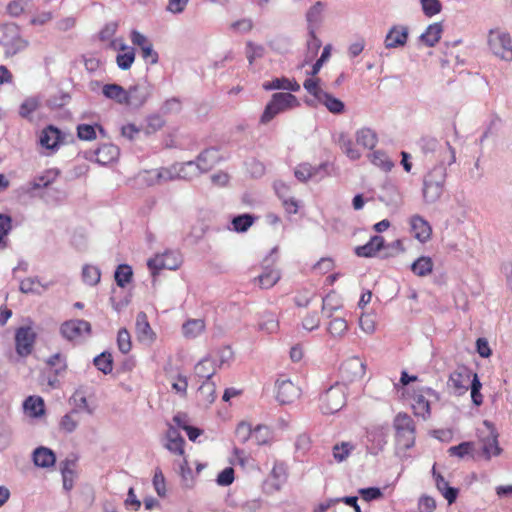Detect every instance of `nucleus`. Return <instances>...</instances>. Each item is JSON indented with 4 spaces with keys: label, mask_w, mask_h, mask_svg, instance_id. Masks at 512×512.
I'll list each match as a JSON object with an SVG mask.
<instances>
[{
    "label": "nucleus",
    "mask_w": 512,
    "mask_h": 512,
    "mask_svg": "<svg viewBox=\"0 0 512 512\" xmlns=\"http://www.w3.org/2000/svg\"><path fill=\"white\" fill-rule=\"evenodd\" d=\"M418 146L428 161L448 165H452L456 161V151L448 141H439L435 137L424 136L419 140Z\"/></svg>",
    "instance_id": "obj_1"
},
{
    "label": "nucleus",
    "mask_w": 512,
    "mask_h": 512,
    "mask_svg": "<svg viewBox=\"0 0 512 512\" xmlns=\"http://www.w3.org/2000/svg\"><path fill=\"white\" fill-rule=\"evenodd\" d=\"M300 106L296 96L289 92H276L272 94L260 117L261 124H268L277 115Z\"/></svg>",
    "instance_id": "obj_2"
},
{
    "label": "nucleus",
    "mask_w": 512,
    "mask_h": 512,
    "mask_svg": "<svg viewBox=\"0 0 512 512\" xmlns=\"http://www.w3.org/2000/svg\"><path fill=\"white\" fill-rule=\"evenodd\" d=\"M347 387L344 383L336 382L320 397V409L324 414L340 411L346 404Z\"/></svg>",
    "instance_id": "obj_3"
},
{
    "label": "nucleus",
    "mask_w": 512,
    "mask_h": 512,
    "mask_svg": "<svg viewBox=\"0 0 512 512\" xmlns=\"http://www.w3.org/2000/svg\"><path fill=\"white\" fill-rule=\"evenodd\" d=\"M397 445L402 449H409L415 443V424L406 413H398L393 422Z\"/></svg>",
    "instance_id": "obj_4"
},
{
    "label": "nucleus",
    "mask_w": 512,
    "mask_h": 512,
    "mask_svg": "<svg viewBox=\"0 0 512 512\" xmlns=\"http://www.w3.org/2000/svg\"><path fill=\"white\" fill-rule=\"evenodd\" d=\"M66 359L62 354H52L44 364L41 371V381L50 388H56L59 385V377L66 371Z\"/></svg>",
    "instance_id": "obj_5"
},
{
    "label": "nucleus",
    "mask_w": 512,
    "mask_h": 512,
    "mask_svg": "<svg viewBox=\"0 0 512 512\" xmlns=\"http://www.w3.org/2000/svg\"><path fill=\"white\" fill-rule=\"evenodd\" d=\"M0 45L5 47L7 56H13L23 50L27 43L20 37L18 26L7 23L0 25Z\"/></svg>",
    "instance_id": "obj_6"
},
{
    "label": "nucleus",
    "mask_w": 512,
    "mask_h": 512,
    "mask_svg": "<svg viewBox=\"0 0 512 512\" xmlns=\"http://www.w3.org/2000/svg\"><path fill=\"white\" fill-rule=\"evenodd\" d=\"M488 44L494 55L505 61H512V44L510 35L499 29H491Z\"/></svg>",
    "instance_id": "obj_7"
},
{
    "label": "nucleus",
    "mask_w": 512,
    "mask_h": 512,
    "mask_svg": "<svg viewBox=\"0 0 512 512\" xmlns=\"http://www.w3.org/2000/svg\"><path fill=\"white\" fill-rule=\"evenodd\" d=\"M365 368L364 361L358 355L348 357L339 368V382L347 387V384L361 380L365 375Z\"/></svg>",
    "instance_id": "obj_8"
},
{
    "label": "nucleus",
    "mask_w": 512,
    "mask_h": 512,
    "mask_svg": "<svg viewBox=\"0 0 512 512\" xmlns=\"http://www.w3.org/2000/svg\"><path fill=\"white\" fill-rule=\"evenodd\" d=\"M221 159L219 150L216 147H210L202 151L195 161H187V165L192 167L195 173H205L218 164Z\"/></svg>",
    "instance_id": "obj_9"
},
{
    "label": "nucleus",
    "mask_w": 512,
    "mask_h": 512,
    "mask_svg": "<svg viewBox=\"0 0 512 512\" xmlns=\"http://www.w3.org/2000/svg\"><path fill=\"white\" fill-rule=\"evenodd\" d=\"M276 399L280 404H291L299 399L301 389L290 379L282 376L275 383Z\"/></svg>",
    "instance_id": "obj_10"
},
{
    "label": "nucleus",
    "mask_w": 512,
    "mask_h": 512,
    "mask_svg": "<svg viewBox=\"0 0 512 512\" xmlns=\"http://www.w3.org/2000/svg\"><path fill=\"white\" fill-rule=\"evenodd\" d=\"M152 95V85L148 82L137 83L126 90L125 105L134 109L141 108Z\"/></svg>",
    "instance_id": "obj_11"
},
{
    "label": "nucleus",
    "mask_w": 512,
    "mask_h": 512,
    "mask_svg": "<svg viewBox=\"0 0 512 512\" xmlns=\"http://www.w3.org/2000/svg\"><path fill=\"white\" fill-rule=\"evenodd\" d=\"M484 424L487 427V435H480V442L484 458L490 460L492 457L499 456L502 453V448L499 446L496 430L487 421Z\"/></svg>",
    "instance_id": "obj_12"
},
{
    "label": "nucleus",
    "mask_w": 512,
    "mask_h": 512,
    "mask_svg": "<svg viewBox=\"0 0 512 512\" xmlns=\"http://www.w3.org/2000/svg\"><path fill=\"white\" fill-rule=\"evenodd\" d=\"M180 264L181 257L174 251H166L162 255H156V257L149 259L147 262L153 274L162 269L176 270Z\"/></svg>",
    "instance_id": "obj_13"
},
{
    "label": "nucleus",
    "mask_w": 512,
    "mask_h": 512,
    "mask_svg": "<svg viewBox=\"0 0 512 512\" xmlns=\"http://www.w3.org/2000/svg\"><path fill=\"white\" fill-rule=\"evenodd\" d=\"M91 325L85 320H70L64 322L60 327V332L64 338L70 341H77L85 333H89Z\"/></svg>",
    "instance_id": "obj_14"
},
{
    "label": "nucleus",
    "mask_w": 512,
    "mask_h": 512,
    "mask_svg": "<svg viewBox=\"0 0 512 512\" xmlns=\"http://www.w3.org/2000/svg\"><path fill=\"white\" fill-rule=\"evenodd\" d=\"M221 363H223V360L219 357V354H208L195 365V374L200 378H205V380H211Z\"/></svg>",
    "instance_id": "obj_15"
},
{
    "label": "nucleus",
    "mask_w": 512,
    "mask_h": 512,
    "mask_svg": "<svg viewBox=\"0 0 512 512\" xmlns=\"http://www.w3.org/2000/svg\"><path fill=\"white\" fill-rule=\"evenodd\" d=\"M120 150L119 148L111 143L102 144L96 150L92 152H86V159L92 160V157L95 156V160L97 163L101 165H107L117 160L119 157Z\"/></svg>",
    "instance_id": "obj_16"
},
{
    "label": "nucleus",
    "mask_w": 512,
    "mask_h": 512,
    "mask_svg": "<svg viewBox=\"0 0 512 512\" xmlns=\"http://www.w3.org/2000/svg\"><path fill=\"white\" fill-rule=\"evenodd\" d=\"M408 36V27L394 25L386 34L384 45L387 49L403 47L407 43Z\"/></svg>",
    "instance_id": "obj_17"
},
{
    "label": "nucleus",
    "mask_w": 512,
    "mask_h": 512,
    "mask_svg": "<svg viewBox=\"0 0 512 512\" xmlns=\"http://www.w3.org/2000/svg\"><path fill=\"white\" fill-rule=\"evenodd\" d=\"M63 141L62 132L55 126L49 125L44 128L39 136V143L42 147L55 151Z\"/></svg>",
    "instance_id": "obj_18"
},
{
    "label": "nucleus",
    "mask_w": 512,
    "mask_h": 512,
    "mask_svg": "<svg viewBox=\"0 0 512 512\" xmlns=\"http://www.w3.org/2000/svg\"><path fill=\"white\" fill-rule=\"evenodd\" d=\"M474 374L468 369L454 371L449 377V386L458 393L466 392L471 385Z\"/></svg>",
    "instance_id": "obj_19"
},
{
    "label": "nucleus",
    "mask_w": 512,
    "mask_h": 512,
    "mask_svg": "<svg viewBox=\"0 0 512 512\" xmlns=\"http://www.w3.org/2000/svg\"><path fill=\"white\" fill-rule=\"evenodd\" d=\"M411 233L421 243L427 242L432 234V229L428 221L419 215H414L410 219Z\"/></svg>",
    "instance_id": "obj_20"
},
{
    "label": "nucleus",
    "mask_w": 512,
    "mask_h": 512,
    "mask_svg": "<svg viewBox=\"0 0 512 512\" xmlns=\"http://www.w3.org/2000/svg\"><path fill=\"white\" fill-rule=\"evenodd\" d=\"M35 339L36 334L31 327L23 326L18 328L15 334L16 352H21L22 349L26 352H31Z\"/></svg>",
    "instance_id": "obj_21"
},
{
    "label": "nucleus",
    "mask_w": 512,
    "mask_h": 512,
    "mask_svg": "<svg viewBox=\"0 0 512 512\" xmlns=\"http://www.w3.org/2000/svg\"><path fill=\"white\" fill-rule=\"evenodd\" d=\"M385 247L384 238L382 236L375 235L372 236L366 244L357 246L355 248V254L359 257L365 258L374 257L377 252L381 251Z\"/></svg>",
    "instance_id": "obj_22"
},
{
    "label": "nucleus",
    "mask_w": 512,
    "mask_h": 512,
    "mask_svg": "<svg viewBox=\"0 0 512 512\" xmlns=\"http://www.w3.org/2000/svg\"><path fill=\"white\" fill-rule=\"evenodd\" d=\"M197 403L200 406L208 407L216 399V386L211 380H204L196 392Z\"/></svg>",
    "instance_id": "obj_23"
},
{
    "label": "nucleus",
    "mask_w": 512,
    "mask_h": 512,
    "mask_svg": "<svg viewBox=\"0 0 512 512\" xmlns=\"http://www.w3.org/2000/svg\"><path fill=\"white\" fill-rule=\"evenodd\" d=\"M334 141L349 159L358 160L361 157V153L353 146V141L347 133L341 132L335 135Z\"/></svg>",
    "instance_id": "obj_24"
},
{
    "label": "nucleus",
    "mask_w": 512,
    "mask_h": 512,
    "mask_svg": "<svg viewBox=\"0 0 512 512\" xmlns=\"http://www.w3.org/2000/svg\"><path fill=\"white\" fill-rule=\"evenodd\" d=\"M136 335L141 342H151L153 340L154 332L152 331L144 312H139L136 317L135 323Z\"/></svg>",
    "instance_id": "obj_25"
},
{
    "label": "nucleus",
    "mask_w": 512,
    "mask_h": 512,
    "mask_svg": "<svg viewBox=\"0 0 512 512\" xmlns=\"http://www.w3.org/2000/svg\"><path fill=\"white\" fill-rule=\"evenodd\" d=\"M77 459H66L61 463V474L63 479V487L70 491L74 486L76 477Z\"/></svg>",
    "instance_id": "obj_26"
},
{
    "label": "nucleus",
    "mask_w": 512,
    "mask_h": 512,
    "mask_svg": "<svg viewBox=\"0 0 512 512\" xmlns=\"http://www.w3.org/2000/svg\"><path fill=\"white\" fill-rule=\"evenodd\" d=\"M263 89L266 91L286 90L297 92L300 90V85L295 80H290L286 77H281L275 78L272 81L264 82Z\"/></svg>",
    "instance_id": "obj_27"
},
{
    "label": "nucleus",
    "mask_w": 512,
    "mask_h": 512,
    "mask_svg": "<svg viewBox=\"0 0 512 512\" xmlns=\"http://www.w3.org/2000/svg\"><path fill=\"white\" fill-rule=\"evenodd\" d=\"M185 440L180 435V433L174 429L170 428L167 432V443L165 447L171 452L179 456H183L185 453L184 450Z\"/></svg>",
    "instance_id": "obj_28"
},
{
    "label": "nucleus",
    "mask_w": 512,
    "mask_h": 512,
    "mask_svg": "<svg viewBox=\"0 0 512 512\" xmlns=\"http://www.w3.org/2000/svg\"><path fill=\"white\" fill-rule=\"evenodd\" d=\"M33 461L38 467L48 468L55 464L56 456L51 449L39 447L33 453Z\"/></svg>",
    "instance_id": "obj_29"
},
{
    "label": "nucleus",
    "mask_w": 512,
    "mask_h": 512,
    "mask_svg": "<svg viewBox=\"0 0 512 512\" xmlns=\"http://www.w3.org/2000/svg\"><path fill=\"white\" fill-rule=\"evenodd\" d=\"M448 164H435L424 176L423 181L445 187Z\"/></svg>",
    "instance_id": "obj_30"
},
{
    "label": "nucleus",
    "mask_w": 512,
    "mask_h": 512,
    "mask_svg": "<svg viewBox=\"0 0 512 512\" xmlns=\"http://www.w3.org/2000/svg\"><path fill=\"white\" fill-rule=\"evenodd\" d=\"M444 186L423 181L422 197L425 204H434L444 193Z\"/></svg>",
    "instance_id": "obj_31"
},
{
    "label": "nucleus",
    "mask_w": 512,
    "mask_h": 512,
    "mask_svg": "<svg viewBox=\"0 0 512 512\" xmlns=\"http://www.w3.org/2000/svg\"><path fill=\"white\" fill-rule=\"evenodd\" d=\"M355 136L357 143L365 149L372 150L378 142L377 133L371 128L363 127L356 131Z\"/></svg>",
    "instance_id": "obj_32"
},
{
    "label": "nucleus",
    "mask_w": 512,
    "mask_h": 512,
    "mask_svg": "<svg viewBox=\"0 0 512 512\" xmlns=\"http://www.w3.org/2000/svg\"><path fill=\"white\" fill-rule=\"evenodd\" d=\"M325 8V4L321 1H317L313 6L309 8L306 13L307 28L316 30L322 22V14Z\"/></svg>",
    "instance_id": "obj_33"
},
{
    "label": "nucleus",
    "mask_w": 512,
    "mask_h": 512,
    "mask_svg": "<svg viewBox=\"0 0 512 512\" xmlns=\"http://www.w3.org/2000/svg\"><path fill=\"white\" fill-rule=\"evenodd\" d=\"M103 95L118 104L125 105L127 102L126 90L119 84H106L102 88Z\"/></svg>",
    "instance_id": "obj_34"
},
{
    "label": "nucleus",
    "mask_w": 512,
    "mask_h": 512,
    "mask_svg": "<svg viewBox=\"0 0 512 512\" xmlns=\"http://www.w3.org/2000/svg\"><path fill=\"white\" fill-rule=\"evenodd\" d=\"M442 25L440 23H433L429 25L425 32L420 35V41L428 47H434L441 38Z\"/></svg>",
    "instance_id": "obj_35"
},
{
    "label": "nucleus",
    "mask_w": 512,
    "mask_h": 512,
    "mask_svg": "<svg viewBox=\"0 0 512 512\" xmlns=\"http://www.w3.org/2000/svg\"><path fill=\"white\" fill-rule=\"evenodd\" d=\"M343 304L341 299L337 294L331 292L327 294L322 301V313L328 317L332 318L334 312L342 309Z\"/></svg>",
    "instance_id": "obj_36"
},
{
    "label": "nucleus",
    "mask_w": 512,
    "mask_h": 512,
    "mask_svg": "<svg viewBox=\"0 0 512 512\" xmlns=\"http://www.w3.org/2000/svg\"><path fill=\"white\" fill-rule=\"evenodd\" d=\"M317 102L323 104L327 110L333 114H341L345 109V105L340 99L334 97L332 94L326 91L322 94Z\"/></svg>",
    "instance_id": "obj_37"
},
{
    "label": "nucleus",
    "mask_w": 512,
    "mask_h": 512,
    "mask_svg": "<svg viewBox=\"0 0 512 512\" xmlns=\"http://www.w3.org/2000/svg\"><path fill=\"white\" fill-rule=\"evenodd\" d=\"M433 266L430 257L421 256L411 264V271L419 277H425L433 271Z\"/></svg>",
    "instance_id": "obj_38"
},
{
    "label": "nucleus",
    "mask_w": 512,
    "mask_h": 512,
    "mask_svg": "<svg viewBox=\"0 0 512 512\" xmlns=\"http://www.w3.org/2000/svg\"><path fill=\"white\" fill-rule=\"evenodd\" d=\"M25 411L32 417H38L44 414V401L39 396H29L24 401Z\"/></svg>",
    "instance_id": "obj_39"
},
{
    "label": "nucleus",
    "mask_w": 512,
    "mask_h": 512,
    "mask_svg": "<svg viewBox=\"0 0 512 512\" xmlns=\"http://www.w3.org/2000/svg\"><path fill=\"white\" fill-rule=\"evenodd\" d=\"M205 329V322L202 319H190L182 326L183 335L186 338H196Z\"/></svg>",
    "instance_id": "obj_40"
},
{
    "label": "nucleus",
    "mask_w": 512,
    "mask_h": 512,
    "mask_svg": "<svg viewBox=\"0 0 512 512\" xmlns=\"http://www.w3.org/2000/svg\"><path fill=\"white\" fill-rule=\"evenodd\" d=\"M259 329L267 333H274L279 328V321L275 313L263 312L258 323Z\"/></svg>",
    "instance_id": "obj_41"
},
{
    "label": "nucleus",
    "mask_w": 512,
    "mask_h": 512,
    "mask_svg": "<svg viewBox=\"0 0 512 512\" xmlns=\"http://www.w3.org/2000/svg\"><path fill=\"white\" fill-rule=\"evenodd\" d=\"M412 401V407L416 415L423 418L430 415V403L422 393H414Z\"/></svg>",
    "instance_id": "obj_42"
},
{
    "label": "nucleus",
    "mask_w": 512,
    "mask_h": 512,
    "mask_svg": "<svg viewBox=\"0 0 512 512\" xmlns=\"http://www.w3.org/2000/svg\"><path fill=\"white\" fill-rule=\"evenodd\" d=\"M280 279V273L270 268L268 264L265 266L264 271L258 276L259 284L262 288L268 289L274 286Z\"/></svg>",
    "instance_id": "obj_43"
},
{
    "label": "nucleus",
    "mask_w": 512,
    "mask_h": 512,
    "mask_svg": "<svg viewBox=\"0 0 512 512\" xmlns=\"http://www.w3.org/2000/svg\"><path fill=\"white\" fill-rule=\"evenodd\" d=\"M120 50H127V51L125 53H120L116 56L117 66L121 70H128L132 66V64L135 60L134 49L130 48L127 45L122 43L120 45Z\"/></svg>",
    "instance_id": "obj_44"
},
{
    "label": "nucleus",
    "mask_w": 512,
    "mask_h": 512,
    "mask_svg": "<svg viewBox=\"0 0 512 512\" xmlns=\"http://www.w3.org/2000/svg\"><path fill=\"white\" fill-rule=\"evenodd\" d=\"M132 277L133 271L131 266H129L128 264H120L117 266L114 273V278L116 284L119 287L124 288L128 283L131 282Z\"/></svg>",
    "instance_id": "obj_45"
},
{
    "label": "nucleus",
    "mask_w": 512,
    "mask_h": 512,
    "mask_svg": "<svg viewBox=\"0 0 512 512\" xmlns=\"http://www.w3.org/2000/svg\"><path fill=\"white\" fill-rule=\"evenodd\" d=\"M58 171L49 169L46 170L43 174L36 176L32 183V189L37 190L43 187L49 186L51 183H53L56 178L58 177Z\"/></svg>",
    "instance_id": "obj_46"
},
{
    "label": "nucleus",
    "mask_w": 512,
    "mask_h": 512,
    "mask_svg": "<svg viewBox=\"0 0 512 512\" xmlns=\"http://www.w3.org/2000/svg\"><path fill=\"white\" fill-rule=\"evenodd\" d=\"M255 217L251 214H241L232 219L233 230L238 233L246 232L254 223Z\"/></svg>",
    "instance_id": "obj_47"
},
{
    "label": "nucleus",
    "mask_w": 512,
    "mask_h": 512,
    "mask_svg": "<svg viewBox=\"0 0 512 512\" xmlns=\"http://www.w3.org/2000/svg\"><path fill=\"white\" fill-rule=\"evenodd\" d=\"M82 278L86 284L95 286L100 282L101 271L97 266L84 265L82 269Z\"/></svg>",
    "instance_id": "obj_48"
},
{
    "label": "nucleus",
    "mask_w": 512,
    "mask_h": 512,
    "mask_svg": "<svg viewBox=\"0 0 512 512\" xmlns=\"http://www.w3.org/2000/svg\"><path fill=\"white\" fill-rule=\"evenodd\" d=\"M371 162L385 172L390 171L394 166L387 154L381 150H376L371 154Z\"/></svg>",
    "instance_id": "obj_49"
},
{
    "label": "nucleus",
    "mask_w": 512,
    "mask_h": 512,
    "mask_svg": "<svg viewBox=\"0 0 512 512\" xmlns=\"http://www.w3.org/2000/svg\"><path fill=\"white\" fill-rule=\"evenodd\" d=\"M348 329L347 321L343 317H334L328 325V332L334 337L343 336Z\"/></svg>",
    "instance_id": "obj_50"
},
{
    "label": "nucleus",
    "mask_w": 512,
    "mask_h": 512,
    "mask_svg": "<svg viewBox=\"0 0 512 512\" xmlns=\"http://www.w3.org/2000/svg\"><path fill=\"white\" fill-rule=\"evenodd\" d=\"M474 451V443L473 442H462L459 445L451 446L448 449V454L450 456H454L457 458H464L466 456L472 455Z\"/></svg>",
    "instance_id": "obj_51"
},
{
    "label": "nucleus",
    "mask_w": 512,
    "mask_h": 512,
    "mask_svg": "<svg viewBox=\"0 0 512 512\" xmlns=\"http://www.w3.org/2000/svg\"><path fill=\"white\" fill-rule=\"evenodd\" d=\"M94 365L104 374L110 373L113 369L112 354H98L94 360Z\"/></svg>",
    "instance_id": "obj_52"
},
{
    "label": "nucleus",
    "mask_w": 512,
    "mask_h": 512,
    "mask_svg": "<svg viewBox=\"0 0 512 512\" xmlns=\"http://www.w3.org/2000/svg\"><path fill=\"white\" fill-rule=\"evenodd\" d=\"M270 431L267 426L257 425L251 436V439L256 443V445H265L269 442Z\"/></svg>",
    "instance_id": "obj_53"
},
{
    "label": "nucleus",
    "mask_w": 512,
    "mask_h": 512,
    "mask_svg": "<svg viewBox=\"0 0 512 512\" xmlns=\"http://www.w3.org/2000/svg\"><path fill=\"white\" fill-rule=\"evenodd\" d=\"M78 422L77 412L72 411L62 417L60 421V428L64 432L71 433L77 428Z\"/></svg>",
    "instance_id": "obj_54"
},
{
    "label": "nucleus",
    "mask_w": 512,
    "mask_h": 512,
    "mask_svg": "<svg viewBox=\"0 0 512 512\" xmlns=\"http://www.w3.org/2000/svg\"><path fill=\"white\" fill-rule=\"evenodd\" d=\"M77 136L80 140L84 141L95 140L97 137L96 126L90 124H79L77 126Z\"/></svg>",
    "instance_id": "obj_55"
},
{
    "label": "nucleus",
    "mask_w": 512,
    "mask_h": 512,
    "mask_svg": "<svg viewBox=\"0 0 512 512\" xmlns=\"http://www.w3.org/2000/svg\"><path fill=\"white\" fill-rule=\"evenodd\" d=\"M353 449L354 446L350 442H342L341 444H336L333 447V456L338 462H341L350 455Z\"/></svg>",
    "instance_id": "obj_56"
},
{
    "label": "nucleus",
    "mask_w": 512,
    "mask_h": 512,
    "mask_svg": "<svg viewBox=\"0 0 512 512\" xmlns=\"http://www.w3.org/2000/svg\"><path fill=\"white\" fill-rule=\"evenodd\" d=\"M307 50L310 58L315 57L322 45L321 40L316 36V30H308Z\"/></svg>",
    "instance_id": "obj_57"
},
{
    "label": "nucleus",
    "mask_w": 512,
    "mask_h": 512,
    "mask_svg": "<svg viewBox=\"0 0 512 512\" xmlns=\"http://www.w3.org/2000/svg\"><path fill=\"white\" fill-rule=\"evenodd\" d=\"M271 476L276 480V488L279 489L280 485L287 479V469L284 463L276 462L272 468Z\"/></svg>",
    "instance_id": "obj_58"
},
{
    "label": "nucleus",
    "mask_w": 512,
    "mask_h": 512,
    "mask_svg": "<svg viewBox=\"0 0 512 512\" xmlns=\"http://www.w3.org/2000/svg\"><path fill=\"white\" fill-rule=\"evenodd\" d=\"M469 387L471 388L472 402L476 406H480L483 403V395L480 392V390L482 388V384H481L477 374L473 375V379H472L471 385Z\"/></svg>",
    "instance_id": "obj_59"
},
{
    "label": "nucleus",
    "mask_w": 512,
    "mask_h": 512,
    "mask_svg": "<svg viewBox=\"0 0 512 512\" xmlns=\"http://www.w3.org/2000/svg\"><path fill=\"white\" fill-rule=\"evenodd\" d=\"M422 4V10L428 17H432L440 13L442 4L439 0H420Z\"/></svg>",
    "instance_id": "obj_60"
},
{
    "label": "nucleus",
    "mask_w": 512,
    "mask_h": 512,
    "mask_svg": "<svg viewBox=\"0 0 512 512\" xmlns=\"http://www.w3.org/2000/svg\"><path fill=\"white\" fill-rule=\"evenodd\" d=\"M253 430L249 423L240 422L236 427L235 435L241 443H245L251 438Z\"/></svg>",
    "instance_id": "obj_61"
},
{
    "label": "nucleus",
    "mask_w": 512,
    "mask_h": 512,
    "mask_svg": "<svg viewBox=\"0 0 512 512\" xmlns=\"http://www.w3.org/2000/svg\"><path fill=\"white\" fill-rule=\"evenodd\" d=\"M165 125L164 118L159 114H152L147 117L146 133H155Z\"/></svg>",
    "instance_id": "obj_62"
},
{
    "label": "nucleus",
    "mask_w": 512,
    "mask_h": 512,
    "mask_svg": "<svg viewBox=\"0 0 512 512\" xmlns=\"http://www.w3.org/2000/svg\"><path fill=\"white\" fill-rule=\"evenodd\" d=\"M39 107V101L36 98L26 99L20 106L19 114L23 118H28Z\"/></svg>",
    "instance_id": "obj_63"
},
{
    "label": "nucleus",
    "mask_w": 512,
    "mask_h": 512,
    "mask_svg": "<svg viewBox=\"0 0 512 512\" xmlns=\"http://www.w3.org/2000/svg\"><path fill=\"white\" fill-rule=\"evenodd\" d=\"M182 104L179 98L172 97L167 99L163 105L161 106V112L165 115L172 114V113H178L181 111Z\"/></svg>",
    "instance_id": "obj_64"
}]
</instances>
